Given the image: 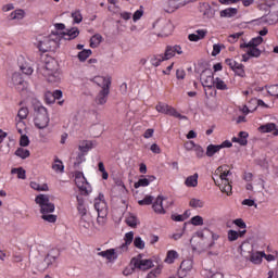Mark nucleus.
Wrapping results in <instances>:
<instances>
[{
    "label": "nucleus",
    "mask_w": 278,
    "mask_h": 278,
    "mask_svg": "<svg viewBox=\"0 0 278 278\" xmlns=\"http://www.w3.org/2000/svg\"><path fill=\"white\" fill-rule=\"evenodd\" d=\"M35 203L40 207L42 220H47V223H55V220H58V215H53V212H55V204L51 203L49 194H38L35 198Z\"/></svg>",
    "instance_id": "f257e3e1"
},
{
    "label": "nucleus",
    "mask_w": 278,
    "mask_h": 278,
    "mask_svg": "<svg viewBox=\"0 0 278 278\" xmlns=\"http://www.w3.org/2000/svg\"><path fill=\"white\" fill-rule=\"evenodd\" d=\"M58 68V61L50 59L38 68V73H40V75H42L50 84H58V81H60V72Z\"/></svg>",
    "instance_id": "f03ea898"
},
{
    "label": "nucleus",
    "mask_w": 278,
    "mask_h": 278,
    "mask_svg": "<svg viewBox=\"0 0 278 278\" xmlns=\"http://www.w3.org/2000/svg\"><path fill=\"white\" fill-rule=\"evenodd\" d=\"M190 244L193 251H198L199 253H203V251H207V249H212L215 242H210V240L205 237L203 231H198L190 239Z\"/></svg>",
    "instance_id": "7ed1b4c3"
},
{
    "label": "nucleus",
    "mask_w": 278,
    "mask_h": 278,
    "mask_svg": "<svg viewBox=\"0 0 278 278\" xmlns=\"http://www.w3.org/2000/svg\"><path fill=\"white\" fill-rule=\"evenodd\" d=\"M53 36H58V34H53L50 37H37L35 46L41 53H49V51L58 47V42H60V39L58 37L53 38Z\"/></svg>",
    "instance_id": "20e7f679"
},
{
    "label": "nucleus",
    "mask_w": 278,
    "mask_h": 278,
    "mask_svg": "<svg viewBox=\"0 0 278 278\" xmlns=\"http://www.w3.org/2000/svg\"><path fill=\"white\" fill-rule=\"evenodd\" d=\"M35 126L38 127V129H46V127H49V113L47 111V108L42 105H35Z\"/></svg>",
    "instance_id": "39448f33"
},
{
    "label": "nucleus",
    "mask_w": 278,
    "mask_h": 278,
    "mask_svg": "<svg viewBox=\"0 0 278 278\" xmlns=\"http://www.w3.org/2000/svg\"><path fill=\"white\" fill-rule=\"evenodd\" d=\"M17 66L24 75L34 74V61L25 55H20L17 58Z\"/></svg>",
    "instance_id": "423d86ee"
},
{
    "label": "nucleus",
    "mask_w": 278,
    "mask_h": 278,
    "mask_svg": "<svg viewBox=\"0 0 278 278\" xmlns=\"http://www.w3.org/2000/svg\"><path fill=\"white\" fill-rule=\"evenodd\" d=\"M153 29H157V36L166 38L173 34V24L168 22L156 21L152 25Z\"/></svg>",
    "instance_id": "0eeeda50"
},
{
    "label": "nucleus",
    "mask_w": 278,
    "mask_h": 278,
    "mask_svg": "<svg viewBox=\"0 0 278 278\" xmlns=\"http://www.w3.org/2000/svg\"><path fill=\"white\" fill-rule=\"evenodd\" d=\"M156 111H159L161 114H167L168 116H174L175 118H184L185 121L188 119L187 116L179 114L175 108L166 104V103H159L156 105Z\"/></svg>",
    "instance_id": "6e6552de"
},
{
    "label": "nucleus",
    "mask_w": 278,
    "mask_h": 278,
    "mask_svg": "<svg viewBox=\"0 0 278 278\" xmlns=\"http://www.w3.org/2000/svg\"><path fill=\"white\" fill-rule=\"evenodd\" d=\"M58 257H60V250L51 249L45 256L41 263V268H43V270H47V268H51V266L55 264V261L58 260Z\"/></svg>",
    "instance_id": "1a4fd4ad"
},
{
    "label": "nucleus",
    "mask_w": 278,
    "mask_h": 278,
    "mask_svg": "<svg viewBox=\"0 0 278 278\" xmlns=\"http://www.w3.org/2000/svg\"><path fill=\"white\" fill-rule=\"evenodd\" d=\"M10 86L17 89L20 92H23L27 88V83L21 76V73L14 72L11 76Z\"/></svg>",
    "instance_id": "9d476101"
},
{
    "label": "nucleus",
    "mask_w": 278,
    "mask_h": 278,
    "mask_svg": "<svg viewBox=\"0 0 278 278\" xmlns=\"http://www.w3.org/2000/svg\"><path fill=\"white\" fill-rule=\"evenodd\" d=\"M200 80L204 88H214V73L211 68H205L200 75Z\"/></svg>",
    "instance_id": "9b49d317"
},
{
    "label": "nucleus",
    "mask_w": 278,
    "mask_h": 278,
    "mask_svg": "<svg viewBox=\"0 0 278 278\" xmlns=\"http://www.w3.org/2000/svg\"><path fill=\"white\" fill-rule=\"evenodd\" d=\"M192 1L197 0H167L165 12H175L176 10H179V8H184L185 5H188V3H192Z\"/></svg>",
    "instance_id": "f8f14e48"
},
{
    "label": "nucleus",
    "mask_w": 278,
    "mask_h": 278,
    "mask_svg": "<svg viewBox=\"0 0 278 278\" xmlns=\"http://www.w3.org/2000/svg\"><path fill=\"white\" fill-rule=\"evenodd\" d=\"M94 210L101 216H108V203L105 202V197L102 193L94 199Z\"/></svg>",
    "instance_id": "ddd939ff"
},
{
    "label": "nucleus",
    "mask_w": 278,
    "mask_h": 278,
    "mask_svg": "<svg viewBox=\"0 0 278 278\" xmlns=\"http://www.w3.org/2000/svg\"><path fill=\"white\" fill-rule=\"evenodd\" d=\"M130 265L132 266L131 268L132 271L135 268H139L140 270H149V268H153V261L132 258L130 261Z\"/></svg>",
    "instance_id": "4468645a"
},
{
    "label": "nucleus",
    "mask_w": 278,
    "mask_h": 278,
    "mask_svg": "<svg viewBox=\"0 0 278 278\" xmlns=\"http://www.w3.org/2000/svg\"><path fill=\"white\" fill-rule=\"evenodd\" d=\"M75 184L77 188L80 190L81 194H89L88 181H86V177H84V173L81 172L75 173Z\"/></svg>",
    "instance_id": "2eb2a0df"
},
{
    "label": "nucleus",
    "mask_w": 278,
    "mask_h": 278,
    "mask_svg": "<svg viewBox=\"0 0 278 278\" xmlns=\"http://www.w3.org/2000/svg\"><path fill=\"white\" fill-rule=\"evenodd\" d=\"M227 168H229V165L219 166L214 173V178L216 179V177H218L220 179L222 184H224L225 181H229V179H227V177H229V175H231V170H229Z\"/></svg>",
    "instance_id": "dca6fc26"
},
{
    "label": "nucleus",
    "mask_w": 278,
    "mask_h": 278,
    "mask_svg": "<svg viewBox=\"0 0 278 278\" xmlns=\"http://www.w3.org/2000/svg\"><path fill=\"white\" fill-rule=\"evenodd\" d=\"M175 53H178V55H181V47L180 46H167L165 49V53L163 54V60H170L172 58H175Z\"/></svg>",
    "instance_id": "f3484780"
},
{
    "label": "nucleus",
    "mask_w": 278,
    "mask_h": 278,
    "mask_svg": "<svg viewBox=\"0 0 278 278\" xmlns=\"http://www.w3.org/2000/svg\"><path fill=\"white\" fill-rule=\"evenodd\" d=\"M108 97H110V88H103L96 96L94 102L97 105H105L108 103Z\"/></svg>",
    "instance_id": "a211bd4d"
},
{
    "label": "nucleus",
    "mask_w": 278,
    "mask_h": 278,
    "mask_svg": "<svg viewBox=\"0 0 278 278\" xmlns=\"http://www.w3.org/2000/svg\"><path fill=\"white\" fill-rule=\"evenodd\" d=\"M93 84H97L101 89L110 88L112 86V78L104 76H96L91 79Z\"/></svg>",
    "instance_id": "6ab92c4d"
},
{
    "label": "nucleus",
    "mask_w": 278,
    "mask_h": 278,
    "mask_svg": "<svg viewBox=\"0 0 278 278\" xmlns=\"http://www.w3.org/2000/svg\"><path fill=\"white\" fill-rule=\"evenodd\" d=\"M261 134H270L274 131V136H278V126L275 123H267L258 127Z\"/></svg>",
    "instance_id": "aec40b11"
},
{
    "label": "nucleus",
    "mask_w": 278,
    "mask_h": 278,
    "mask_svg": "<svg viewBox=\"0 0 278 278\" xmlns=\"http://www.w3.org/2000/svg\"><path fill=\"white\" fill-rule=\"evenodd\" d=\"M125 243H123L119 248L116 249V251H119V253H123V251H127L129 244L134 242V231H129L125 235Z\"/></svg>",
    "instance_id": "412c9836"
},
{
    "label": "nucleus",
    "mask_w": 278,
    "mask_h": 278,
    "mask_svg": "<svg viewBox=\"0 0 278 278\" xmlns=\"http://www.w3.org/2000/svg\"><path fill=\"white\" fill-rule=\"evenodd\" d=\"M213 180L215 181V186H218L222 192H225L228 197L231 194V184H229V180H225V182L218 184V180H216L215 177H213Z\"/></svg>",
    "instance_id": "4be33fe9"
},
{
    "label": "nucleus",
    "mask_w": 278,
    "mask_h": 278,
    "mask_svg": "<svg viewBox=\"0 0 278 278\" xmlns=\"http://www.w3.org/2000/svg\"><path fill=\"white\" fill-rule=\"evenodd\" d=\"M64 40H75L77 36H79V28L73 27L72 29H67L65 33H62Z\"/></svg>",
    "instance_id": "5701e85b"
},
{
    "label": "nucleus",
    "mask_w": 278,
    "mask_h": 278,
    "mask_svg": "<svg viewBox=\"0 0 278 278\" xmlns=\"http://www.w3.org/2000/svg\"><path fill=\"white\" fill-rule=\"evenodd\" d=\"M185 186H187V188H197V186H199V174L195 173L187 177L185 180Z\"/></svg>",
    "instance_id": "b1692460"
},
{
    "label": "nucleus",
    "mask_w": 278,
    "mask_h": 278,
    "mask_svg": "<svg viewBox=\"0 0 278 278\" xmlns=\"http://www.w3.org/2000/svg\"><path fill=\"white\" fill-rule=\"evenodd\" d=\"M163 202H164V197L159 195L156 198L155 203L152 205V207H153L154 212H156V214H165Z\"/></svg>",
    "instance_id": "393cba45"
},
{
    "label": "nucleus",
    "mask_w": 278,
    "mask_h": 278,
    "mask_svg": "<svg viewBox=\"0 0 278 278\" xmlns=\"http://www.w3.org/2000/svg\"><path fill=\"white\" fill-rule=\"evenodd\" d=\"M238 14L237 8H228L219 12L222 18H233Z\"/></svg>",
    "instance_id": "a878e982"
},
{
    "label": "nucleus",
    "mask_w": 278,
    "mask_h": 278,
    "mask_svg": "<svg viewBox=\"0 0 278 278\" xmlns=\"http://www.w3.org/2000/svg\"><path fill=\"white\" fill-rule=\"evenodd\" d=\"M10 21H23L25 18V10L17 9L9 15Z\"/></svg>",
    "instance_id": "bb28decb"
},
{
    "label": "nucleus",
    "mask_w": 278,
    "mask_h": 278,
    "mask_svg": "<svg viewBox=\"0 0 278 278\" xmlns=\"http://www.w3.org/2000/svg\"><path fill=\"white\" fill-rule=\"evenodd\" d=\"M30 188H33V190H37V192H49V185L47 184H38L36 181H30Z\"/></svg>",
    "instance_id": "cd10ccee"
},
{
    "label": "nucleus",
    "mask_w": 278,
    "mask_h": 278,
    "mask_svg": "<svg viewBox=\"0 0 278 278\" xmlns=\"http://www.w3.org/2000/svg\"><path fill=\"white\" fill-rule=\"evenodd\" d=\"M241 49H247V53L250 58H260L262 55V50L255 47H241Z\"/></svg>",
    "instance_id": "c85d7f7f"
},
{
    "label": "nucleus",
    "mask_w": 278,
    "mask_h": 278,
    "mask_svg": "<svg viewBox=\"0 0 278 278\" xmlns=\"http://www.w3.org/2000/svg\"><path fill=\"white\" fill-rule=\"evenodd\" d=\"M264 23H267V25H275L278 23V12L276 13H269L267 16L263 17Z\"/></svg>",
    "instance_id": "c756f323"
},
{
    "label": "nucleus",
    "mask_w": 278,
    "mask_h": 278,
    "mask_svg": "<svg viewBox=\"0 0 278 278\" xmlns=\"http://www.w3.org/2000/svg\"><path fill=\"white\" fill-rule=\"evenodd\" d=\"M263 42H264V38H262V36H257V37L253 38L251 41H249L248 43H242L241 47H254V48H257Z\"/></svg>",
    "instance_id": "7c9ffc66"
},
{
    "label": "nucleus",
    "mask_w": 278,
    "mask_h": 278,
    "mask_svg": "<svg viewBox=\"0 0 278 278\" xmlns=\"http://www.w3.org/2000/svg\"><path fill=\"white\" fill-rule=\"evenodd\" d=\"M218 151H220V147L218 144H208L206 147V156L214 157Z\"/></svg>",
    "instance_id": "2f4dec72"
},
{
    "label": "nucleus",
    "mask_w": 278,
    "mask_h": 278,
    "mask_svg": "<svg viewBox=\"0 0 278 278\" xmlns=\"http://www.w3.org/2000/svg\"><path fill=\"white\" fill-rule=\"evenodd\" d=\"M264 255L265 252H253L250 256V262H252V264H262Z\"/></svg>",
    "instance_id": "473e14b6"
},
{
    "label": "nucleus",
    "mask_w": 278,
    "mask_h": 278,
    "mask_svg": "<svg viewBox=\"0 0 278 278\" xmlns=\"http://www.w3.org/2000/svg\"><path fill=\"white\" fill-rule=\"evenodd\" d=\"M98 255H100L101 257H105L106 260H116V257H117V256H115L116 250H114V249L99 252Z\"/></svg>",
    "instance_id": "72a5a7b5"
},
{
    "label": "nucleus",
    "mask_w": 278,
    "mask_h": 278,
    "mask_svg": "<svg viewBox=\"0 0 278 278\" xmlns=\"http://www.w3.org/2000/svg\"><path fill=\"white\" fill-rule=\"evenodd\" d=\"M14 155H16V157H21V160H27L31 153L27 149L17 148Z\"/></svg>",
    "instance_id": "f704fd0d"
},
{
    "label": "nucleus",
    "mask_w": 278,
    "mask_h": 278,
    "mask_svg": "<svg viewBox=\"0 0 278 278\" xmlns=\"http://www.w3.org/2000/svg\"><path fill=\"white\" fill-rule=\"evenodd\" d=\"M78 149H79L80 153H84V155H86V153H88V151H90V149H92V141L80 142V144L78 146Z\"/></svg>",
    "instance_id": "c9c22d12"
},
{
    "label": "nucleus",
    "mask_w": 278,
    "mask_h": 278,
    "mask_svg": "<svg viewBox=\"0 0 278 278\" xmlns=\"http://www.w3.org/2000/svg\"><path fill=\"white\" fill-rule=\"evenodd\" d=\"M162 62H165L164 54H156L150 58V63L152 64V66H160Z\"/></svg>",
    "instance_id": "e433bc0d"
},
{
    "label": "nucleus",
    "mask_w": 278,
    "mask_h": 278,
    "mask_svg": "<svg viewBox=\"0 0 278 278\" xmlns=\"http://www.w3.org/2000/svg\"><path fill=\"white\" fill-rule=\"evenodd\" d=\"M101 40H103V37L99 34L93 35L90 39V47L91 49H97L99 45H101Z\"/></svg>",
    "instance_id": "4c0bfd02"
},
{
    "label": "nucleus",
    "mask_w": 278,
    "mask_h": 278,
    "mask_svg": "<svg viewBox=\"0 0 278 278\" xmlns=\"http://www.w3.org/2000/svg\"><path fill=\"white\" fill-rule=\"evenodd\" d=\"M92 55V50H83L78 53L77 58L79 62H86Z\"/></svg>",
    "instance_id": "58836bf2"
},
{
    "label": "nucleus",
    "mask_w": 278,
    "mask_h": 278,
    "mask_svg": "<svg viewBox=\"0 0 278 278\" xmlns=\"http://www.w3.org/2000/svg\"><path fill=\"white\" fill-rule=\"evenodd\" d=\"M11 174L12 175H17V179H26L27 178L26 172L23 167L12 168Z\"/></svg>",
    "instance_id": "ea45409f"
},
{
    "label": "nucleus",
    "mask_w": 278,
    "mask_h": 278,
    "mask_svg": "<svg viewBox=\"0 0 278 278\" xmlns=\"http://www.w3.org/2000/svg\"><path fill=\"white\" fill-rule=\"evenodd\" d=\"M178 256L179 255L177 254V251L175 250L168 251L165 258L166 264H173V262H175V260H177Z\"/></svg>",
    "instance_id": "a19ab883"
},
{
    "label": "nucleus",
    "mask_w": 278,
    "mask_h": 278,
    "mask_svg": "<svg viewBox=\"0 0 278 278\" xmlns=\"http://www.w3.org/2000/svg\"><path fill=\"white\" fill-rule=\"evenodd\" d=\"M138 217L134 214H129V216L126 217V224L128 227H138Z\"/></svg>",
    "instance_id": "79ce46f5"
},
{
    "label": "nucleus",
    "mask_w": 278,
    "mask_h": 278,
    "mask_svg": "<svg viewBox=\"0 0 278 278\" xmlns=\"http://www.w3.org/2000/svg\"><path fill=\"white\" fill-rule=\"evenodd\" d=\"M52 168L55 170V173H64V163H62L61 160L56 159L54 161V164L52 165Z\"/></svg>",
    "instance_id": "37998d69"
},
{
    "label": "nucleus",
    "mask_w": 278,
    "mask_h": 278,
    "mask_svg": "<svg viewBox=\"0 0 278 278\" xmlns=\"http://www.w3.org/2000/svg\"><path fill=\"white\" fill-rule=\"evenodd\" d=\"M72 18L74 21V23L79 24L84 21V16L81 15V11L80 10H76L74 12H72Z\"/></svg>",
    "instance_id": "c03bdc74"
},
{
    "label": "nucleus",
    "mask_w": 278,
    "mask_h": 278,
    "mask_svg": "<svg viewBox=\"0 0 278 278\" xmlns=\"http://www.w3.org/2000/svg\"><path fill=\"white\" fill-rule=\"evenodd\" d=\"M27 116H29V109L21 108L17 112V118H20V121H25Z\"/></svg>",
    "instance_id": "a18cd8bd"
},
{
    "label": "nucleus",
    "mask_w": 278,
    "mask_h": 278,
    "mask_svg": "<svg viewBox=\"0 0 278 278\" xmlns=\"http://www.w3.org/2000/svg\"><path fill=\"white\" fill-rule=\"evenodd\" d=\"M214 86L217 88V90H227V84H225V81L218 77L214 80Z\"/></svg>",
    "instance_id": "49530a36"
},
{
    "label": "nucleus",
    "mask_w": 278,
    "mask_h": 278,
    "mask_svg": "<svg viewBox=\"0 0 278 278\" xmlns=\"http://www.w3.org/2000/svg\"><path fill=\"white\" fill-rule=\"evenodd\" d=\"M190 207H203V205H205V202H203V200L200 199H191L189 202Z\"/></svg>",
    "instance_id": "de8ad7c7"
},
{
    "label": "nucleus",
    "mask_w": 278,
    "mask_h": 278,
    "mask_svg": "<svg viewBox=\"0 0 278 278\" xmlns=\"http://www.w3.org/2000/svg\"><path fill=\"white\" fill-rule=\"evenodd\" d=\"M149 180L147 179V177L139 179L137 182H135L134 188L138 189V188H147V186H149Z\"/></svg>",
    "instance_id": "09e8293b"
},
{
    "label": "nucleus",
    "mask_w": 278,
    "mask_h": 278,
    "mask_svg": "<svg viewBox=\"0 0 278 278\" xmlns=\"http://www.w3.org/2000/svg\"><path fill=\"white\" fill-rule=\"evenodd\" d=\"M191 225H194V227H201L203 226V217L200 215H195L191 218Z\"/></svg>",
    "instance_id": "8fccbe9b"
},
{
    "label": "nucleus",
    "mask_w": 278,
    "mask_h": 278,
    "mask_svg": "<svg viewBox=\"0 0 278 278\" xmlns=\"http://www.w3.org/2000/svg\"><path fill=\"white\" fill-rule=\"evenodd\" d=\"M83 162H86V154L84 153H78L77 157H76V162H74V167L75 168H79V165L83 163Z\"/></svg>",
    "instance_id": "3c124183"
},
{
    "label": "nucleus",
    "mask_w": 278,
    "mask_h": 278,
    "mask_svg": "<svg viewBox=\"0 0 278 278\" xmlns=\"http://www.w3.org/2000/svg\"><path fill=\"white\" fill-rule=\"evenodd\" d=\"M233 72L239 77H244V65L238 63L237 66H235Z\"/></svg>",
    "instance_id": "603ef678"
},
{
    "label": "nucleus",
    "mask_w": 278,
    "mask_h": 278,
    "mask_svg": "<svg viewBox=\"0 0 278 278\" xmlns=\"http://www.w3.org/2000/svg\"><path fill=\"white\" fill-rule=\"evenodd\" d=\"M180 270H192V261H182L180 264Z\"/></svg>",
    "instance_id": "864d4df0"
},
{
    "label": "nucleus",
    "mask_w": 278,
    "mask_h": 278,
    "mask_svg": "<svg viewBox=\"0 0 278 278\" xmlns=\"http://www.w3.org/2000/svg\"><path fill=\"white\" fill-rule=\"evenodd\" d=\"M194 152L197 157H199V160H201L202 157H205V150H203V147L197 144L194 148Z\"/></svg>",
    "instance_id": "5fc2aeb1"
},
{
    "label": "nucleus",
    "mask_w": 278,
    "mask_h": 278,
    "mask_svg": "<svg viewBox=\"0 0 278 278\" xmlns=\"http://www.w3.org/2000/svg\"><path fill=\"white\" fill-rule=\"evenodd\" d=\"M134 247H136V249H140L142 251V249H144V242L142 241V238L136 237L134 239Z\"/></svg>",
    "instance_id": "6e6d98bb"
},
{
    "label": "nucleus",
    "mask_w": 278,
    "mask_h": 278,
    "mask_svg": "<svg viewBox=\"0 0 278 278\" xmlns=\"http://www.w3.org/2000/svg\"><path fill=\"white\" fill-rule=\"evenodd\" d=\"M79 226L83 227V229H90V220H88V217H80Z\"/></svg>",
    "instance_id": "4d7b16f0"
},
{
    "label": "nucleus",
    "mask_w": 278,
    "mask_h": 278,
    "mask_svg": "<svg viewBox=\"0 0 278 278\" xmlns=\"http://www.w3.org/2000/svg\"><path fill=\"white\" fill-rule=\"evenodd\" d=\"M105 223H108V215L98 214L97 224H98L100 227H104V226H105Z\"/></svg>",
    "instance_id": "13d9d810"
},
{
    "label": "nucleus",
    "mask_w": 278,
    "mask_h": 278,
    "mask_svg": "<svg viewBox=\"0 0 278 278\" xmlns=\"http://www.w3.org/2000/svg\"><path fill=\"white\" fill-rule=\"evenodd\" d=\"M238 231L236 230H228V240L229 242H236V240H238Z\"/></svg>",
    "instance_id": "bf43d9fd"
},
{
    "label": "nucleus",
    "mask_w": 278,
    "mask_h": 278,
    "mask_svg": "<svg viewBox=\"0 0 278 278\" xmlns=\"http://www.w3.org/2000/svg\"><path fill=\"white\" fill-rule=\"evenodd\" d=\"M144 14V11L142 9L137 10L132 15L134 23H137V21H140Z\"/></svg>",
    "instance_id": "052dcab7"
},
{
    "label": "nucleus",
    "mask_w": 278,
    "mask_h": 278,
    "mask_svg": "<svg viewBox=\"0 0 278 278\" xmlns=\"http://www.w3.org/2000/svg\"><path fill=\"white\" fill-rule=\"evenodd\" d=\"M20 146L29 147V137H27V135H23V134L21 135Z\"/></svg>",
    "instance_id": "680f3d73"
},
{
    "label": "nucleus",
    "mask_w": 278,
    "mask_h": 278,
    "mask_svg": "<svg viewBox=\"0 0 278 278\" xmlns=\"http://www.w3.org/2000/svg\"><path fill=\"white\" fill-rule=\"evenodd\" d=\"M232 142H237L238 144H240L241 147H247V144H249V140L247 139H241L240 137H232Z\"/></svg>",
    "instance_id": "e2e57ef3"
},
{
    "label": "nucleus",
    "mask_w": 278,
    "mask_h": 278,
    "mask_svg": "<svg viewBox=\"0 0 278 278\" xmlns=\"http://www.w3.org/2000/svg\"><path fill=\"white\" fill-rule=\"evenodd\" d=\"M138 203L140 205H151V203H153V197L148 195L143 200H139Z\"/></svg>",
    "instance_id": "0e129e2a"
},
{
    "label": "nucleus",
    "mask_w": 278,
    "mask_h": 278,
    "mask_svg": "<svg viewBox=\"0 0 278 278\" xmlns=\"http://www.w3.org/2000/svg\"><path fill=\"white\" fill-rule=\"evenodd\" d=\"M233 225H236L240 229H247V223H244V220L242 218L235 219Z\"/></svg>",
    "instance_id": "69168bd1"
},
{
    "label": "nucleus",
    "mask_w": 278,
    "mask_h": 278,
    "mask_svg": "<svg viewBox=\"0 0 278 278\" xmlns=\"http://www.w3.org/2000/svg\"><path fill=\"white\" fill-rule=\"evenodd\" d=\"M186 216L184 215H172V220H175V223H184V220H186Z\"/></svg>",
    "instance_id": "338daca9"
},
{
    "label": "nucleus",
    "mask_w": 278,
    "mask_h": 278,
    "mask_svg": "<svg viewBox=\"0 0 278 278\" xmlns=\"http://www.w3.org/2000/svg\"><path fill=\"white\" fill-rule=\"evenodd\" d=\"M197 144L194 141H187L185 142V149L186 151H192V149H195Z\"/></svg>",
    "instance_id": "774afa93"
}]
</instances>
